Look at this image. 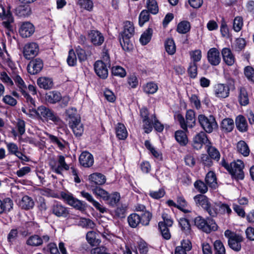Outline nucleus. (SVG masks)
<instances>
[{
    "mask_svg": "<svg viewBox=\"0 0 254 254\" xmlns=\"http://www.w3.org/2000/svg\"><path fill=\"white\" fill-rule=\"evenodd\" d=\"M134 33V27L133 24L130 21H127L124 23V31L121 33L120 36V44L125 51H131L133 45L130 41V38Z\"/></svg>",
    "mask_w": 254,
    "mask_h": 254,
    "instance_id": "obj_1",
    "label": "nucleus"
},
{
    "mask_svg": "<svg viewBox=\"0 0 254 254\" xmlns=\"http://www.w3.org/2000/svg\"><path fill=\"white\" fill-rule=\"evenodd\" d=\"M30 107L32 108V111L36 114L40 118L43 119L46 121H51L55 124H58L61 122L60 118L52 110L44 106H39L37 109H34L33 107H35L34 106H31L30 104H28ZM31 110V109H30Z\"/></svg>",
    "mask_w": 254,
    "mask_h": 254,
    "instance_id": "obj_2",
    "label": "nucleus"
},
{
    "mask_svg": "<svg viewBox=\"0 0 254 254\" xmlns=\"http://www.w3.org/2000/svg\"><path fill=\"white\" fill-rule=\"evenodd\" d=\"M194 225L200 230L206 233L217 230V225L214 220L207 217L203 218L201 216H197L194 219Z\"/></svg>",
    "mask_w": 254,
    "mask_h": 254,
    "instance_id": "obj_3",
    "label": "nucleus"
},
{
    "mask_svg": "<svg viewBox=\"0 0 254 254\" xmlns=\"http://www.w3.org/2000/svg\"><path fill=\"white\" fill-rule=\"evenodd\" d=\"M198 121L201 127L207 133H211L218 128V124L215 118L213 115L206 116L200 114L198 116Z\"/></svg>",
    "mask_w": 254,
    "mask_h": 254,
    "instance_id": "obj_4",
    "label": "nucleus"
},
{
    "mask_svg": "<svg viewBox=\"0 0 254 254\" xmlns=\"http://www.w3.org/2000/svg\"><path fill=\"white\" fill-rule=\"evenodd\" d=\"M224 236L228 239V246L231 249L237 252L240 251L242 247L241 243L244 241V238L241 235L226 230Z\"/></svg>",
    "mask_w": 254,
    "mask_h": 254,
    "instance_id": "obj_5",
    "label": "nucleus"
},
{
    "mask_svg": "<svg viewBox=\"0 0 254 254\" xmlns=\"http://www.w3.org/2000/svg\"><path fill=\"white\" fill-rule=\"evenodd\" d=\"M177 119L181 127L185 131L188 130V127L192 128L195 125V113L194 111L192 110L187 111L186 119L181 114L178 115Z\"/></svg>",
    "mask_w": 254,
    "mask_h": 254,
    "instance_id": "obj_6",
    "label": "nucleus"
},
{
    "mask_svg": "<svg viewBox=\"0 0 254 254\" xmlns=\"http://www.w3.org/2000/svg\"><path fill=\"white\" fill-rule=\"evenodd\" d=\"M244 164L243 162L238 160L230 163V167L228 170L229 173L237 180H243L244 178L243 169Z\"/></svg>",
    "mask_w": 254,
    "mask_h": 254,
    "instance_id": "obj_7",
    "label": "nucleus"
},
{
    "mask_svg": "<svg viewBox=\"0 0 254 254\" xmlns=\"http://www.w3.org/2000/svg\"><path fill=\"white\" fill-rule=\"evenodd\" d=\"M12 78L15 83L19 88V90L26 99L28 104H30L31 106H35V100L33 98L26 92L27 87L25 82L21 77L18 75H14L12 76Z\"/></svg>",
    "mask_w": 254,
    "mask_h": 254,
    "instance_id": "obj_8",
    "label": "nucleus"
},
{
    "mask_svg": "<svg viewBox=\"0 0 254 254\" xmlns=\"http://www.w3.org/2000/svg\"><path fill=\"white\" fill-rule=\"evenodd\" d=\"M1 12H0V18L2 20V25L9 31H12V24L14 22L13 17L9 10L7 11L3 6L1 7Z\"/></svg>",
    "mask_w": 254,
    "mask_h": 254,
    "instance_id": "obj_9",
    "label": "nucleus"
},
{
    "mask_svg": "<svg viewBox=\"0 0 254 254\" xmlns=\"http://www.w3.org/2000/svg\"><path fill=\"white\" fill-rule=\"evenodd\" d=\"M88 37L91 43L95 46H101L104 42L105 38L103 34L98 30H90Z\"/></svg>",
    "mask_w": 254,
    "mask_h": 254,
    "instance_id": "obj_10",
    "label": "nucleus"
},
{
    "mask_svg": "<svg viewBox=\"0 0 254 254\" xmlns=\"http://www.w3.org/2000/svg\"><path fill=\"white\" fill-rule=\"evenodd\" d=\"M51 211L52 214L58 217L65 218L69 214L68 209L61 203L58 202H55L52 205Z\"/></svg>",
    "mask_w": 254,
    "mask_h": 254,
    "instance_id": "obj_11",
    "label": "nucleus"
},
{
    "mask_svg": "<svg viewBox=\"0 0 254 254\" xmlns=\"http://www.w3.org/2000/svg\"><path fill=\"white\" fill-rule=\"evenodd\" d=\"M61 196L66 203L78 210L83 209V205L82 202L77 199L73 197L71 195L64 192L61 193Z\"/></svg>",
    "mask_w": 254,
    "mask_h": 254,
    "instance_id": "obj_12",
    "label": "nucleus"
},
{
    "mask_svg": "<svg viewBox=\"0 0 254 254\" xmlns=\"http://www.w3.org/2000/svg\"><path fill=\"white\" fill-rule=\"evenodd\" d=\"M38 52V46L35 43H31L25 45L23 49L24 57L30 60L35 57Z\"/></svg>",
    "mask_w": 254,
    "mask_h": 254,
    "instance_id": "obj_13",
    "label": "nucleus"
},
{
    "mask_svg": "<svg viewBox=\"0 0 254 254\" xmlns=\"http://www.w3.org/2000/svg\"><path fill=\"white\" fill-rule=\"evenodd\" d=\"M214 92L216 97L220 98H225L229 96L230 88L225 84H217L214 87Z\"/></svg>",
    "mask_w": 254,
    "mask_h": 254,
    "instance_id": "obj_14",
    "label": "nucleus"
},
{
    "mask_svg": "<svg viewBox=\"0 0 254 254\" xmlns=\"http://www.w3.org/2000/svg\"><path fill=\"white\" fill-rule=\"evenodd\" d=\"M43 67L42 61L38 58L30 62L27 65L28 72L31 74H36L39 72Z\"/></svg>",
    "mask_w": 254,
    "mask_h": 254,
    "instance_id": "obj_15",
    "label": "nucleus"
},
{
    "mask_svg": "<svg viewBox=\"0 0 254 254\" xmlns=\"http://www.w3.org/2000/svg\"><path fill=\"white\" fill-rule=\"evenodd\" d=\"M207 60L212 65H218L221 61L220 52L216 48L210 49L207 52Z\"/></svg>",
    "mask_w": 254,
    "mask_h": 254,
    "instance_id": "obj_16",
    "label": "nucleus"
},
{
    "mask_svg": "<svg viewBox=\"0 0 254 254\" xmlns=\"http://www.w3.org/2000/svg\"><path fill=\"white\" fill-rule=\"evenodd\" d=\"M108 66L101 61H96L94 64V70L96 74L101 78L106 79L108 75Z\"/></svg>",
    "mask_w": 254,
    "mask_h": 254,
    "instance_id": "obj_17",
    "label": "nucleus"
},
{
    "mask_svg": "<svg viewBox=\"0 0 254 254\" xmlns=\"http://www.w3.org/2000/svg\"><path fill=\"white\" fill-rule=\"evenodd\" d=\"M208 142V139L205 133L201 131L196 134L193 139V146L196 149H200L204 144Z\"/></svg>",
    "mask_w": 254,
    "mask_h": 254,
    "instance_id": "obj_18",
    "label": "nucleus"
},
{
    "mask_svg": "<svg viewBox=\"0 0 254 254\" xmlns=\"http://www.w3.org/2000/svg\"><path fill=\"white\" fill-rule=\"evenodd\" d=\"M79 161L81 166L84 167H90L94 163L93 155L88 152H83L80 155Z\"/></svg>",
    "mask_w": 254,
    "mask_h": 254,
    "instance_id": "obj_19",
    "label": "nucleus"
},
{
    "mask_svg": "<svg viewBox=\"0 0 254 254\" xmlns=\"http://www.w3.org/2000/svg\"><path fill=\"white\" fill-rule=\"evenodd\" d=\"M69 126L71 128L74 134L76 137L81 136L84 131V126L81 122L80 119L69 122Z\"/></svg>",
    "mask_w": 254,
    "mask_h": 254,
    "instance_id": "obj_20",
    "label": "nucleus"
},
{
    "mask_svg": "<svg viewBox=\"0 0 254 254\" xmlns=\"http://www.w3.org/2000/svg\"><path fill=\"white\" fill-rule=\"evenodd\" d=\"M221 54L223 61L227 65L232 66L234 64L236 61L235 58L230 48L222 49Z\"/></svg>",
    "mask_w": 254,
    "mask_h": 254,
    "instance_id": "obj_21",
    "label": "nucleus"
},
{
    "mask_svg": "<svg viewBox=\"0 0 254 254\" xmlns=\"http://www.w3.org/2000/svg\"><path fill=\"white\" fill-rule=\"evenodd\" d=\"M33 25L29 22H25L21 25L19 30L21 36L23 38L30 37L34 32Z\"/></svg>",
    "mask_w": 254,
    "mask_h": 254,
    "instance_id": "obj_22",
    "label": "nucleus"
},
{
    "mask_svg": "<svg viewBox=\"0 0 254 254\" xmlns=\"http://www.w3.org/2000/svg\"><path fill=\"white\" fill-rule=\"evenodd\" d=\"M15 13L19 17H27L32 14V9L29 5L22 4L15 8Z\"/></svg>",
    "mask_w": 254,
    "mask_h": 254,
    "instance_id": "obj_23",
    "label": "nucleus"
},
{
    "mask_svg": "<svg viewBox=\"0 0 254 254\" xmlns=\"http://www.w3.org/2000/svg\"><path fill=\"white\" fill-rule=\"evenodd\" d=\"M13 205V201L8 197L0 199V214L9 212L12 209Z\"/></svg>",
    "mask_w": 254,
    "mask_h": 254,
    "instance_id": "obj_24",
    "label": "nucleus"
},
{
    "mask_svg": "<svg viewBox=\"0 0 254 254\" xmlns=\"http://www.w3.org/2000/svg\"><path fill=\"white\" fill-rule=\"evenodd\" d=\"M89 180L90 181L92 188L95 187L94 185H101L106 182V178L104 175L101 173H93L89 176Z\"/></svg>",
    "mask_w": 254,
    "mask_h": 254,
    "instance_id": "obj_25",
    "label": "nucleus"
},
{
    "mask_svg": "<svg viewBox=\"0 0 254 254\" xmlns=\"http://www.w3.org/2000/svg\"><path fill=\"white\" fill-rule=\"evenodd\" d=\"M236 126L241 132H246L248 129V124L246 119L242 115H239L235 119Z\"/></svg>",
    "mask_w": 254,
    "mask_h": 254,
    "instance_id": "obj_26",
    "label": "nucleus"
},
{
    "mask_svg": "<svg viewBox=\"0 0 254 254\" xmlns=\"http://www.w3.org/2000/svg\"><path fill=\"white\" fill-rule=\"evenodd\" d=\"M37 84L40 88L45 90H50L53 86V82L51 78L46 77H41L37 79Z\"/></svg>",
    "mask_w": 254,
    "mask_h": 254,
    "instance_id": "obj_27",
    "label": "nucleus"
},
{
    "mask_svg": "<svg viewBox=\"0 0 254 254\" xmlns=\"http://www.w3.org/2000/svg\"><path fill=\"white\" fill-rule=\"evenodd\" d=\"M205 182L207 186L212 189L217 188V179L215 174L213 171H209L205 178Z\"/></svg>",
    "mask_w": 254,
    "mask_h": 254,
    "instance_id": "obj_28",
    "label": "nucleus"
},
{
    "mask_svg": "<svg viewBox=\"0 0 254 254\" xmlns=\"http://www.w3.org/2000/svg\"><path fill=\"white\" fill-rule=\"evenodd\" d=\"M220 127L224 132H230L234 128V121L230 118H225L222 120Z\"/></svg>",
    "mask_w": 254,
    "mask_h": 254,
    "instance_id": "obj_29",
    "label": "nucleus"
},
{
    "mask_svg": "<svg viewBox=\"0 0 254 254\" xmlns=\"http://www.w3.org/2000/svg\"><path fill=\"white\" fill-rule=\"evenodd\" d=\"M127 222L130 227L136 228L141 224V217L140 215L135 213L130 214L127 217Z\"/></svg>",
    "mask_w": 254,
    "mask_h": 254,
    "instance_id": "obj_30",
    "label": "nucleus"
},
{
    "mask_svg": "<svg viewBox=\"0 0 254 254\" xmlns=\"http://www.w3.org/2000/svg\"><path fill=\"white\" fill-rule=\"evenodd\" d=\"M193 198L197 205L201 206L204 209L208 208L210 201L206 196L200 194L195 195Z\"/></svg>",
    "mask_w": 254,
    "mask_h": 254,
    "instance_id": "obj_31",
    "label": "nucleus"
},
{
    "mask_svg": "<svg viewBox=\"0 0 254 254\" xmlns=\"http://www.w3.org/2000/svg\"><path fill=\"white\" fill-rule=\"evenodd\" d=\"M116 135L120 139H125L127 136V132L125 125L118 123L116 127Z\"/></svg>",
    "mask_w": 254,
    "mask_h": 254,
    "instance_id": "obj_32",
    "label": "nucleus"
},
{
    "mask_svg": "<svg viewBox=\"0 0 254 254\" xmlns=\"http://www.w3.org/2000/svg\"><path fill=\"white\" fill-rule=\"evenodd\" d=\"M46 99L49 103L54 104L61 100L62 96L60 92L54 91L46 94Z\"/></svg>",
    "mask_w": 254,
    "mask_h": 254,
    "instance_id": "obj_33",
    "label": "nucleus"
},
{
    "mask_svg": "<svg viewBox=\"0 0 254 254\" xmlns=\"http://www.w3.org/2000/svg\"><path fill=\"white\" fill-rule=\"evenodd\" d=\"M92 191L93 193L98 197L102 198L104 200H107L109 196V193L100 187L95 186L93 187Z\"/></svg>",
    "mask_w": 254,
    "mask_h": 254,
    "instance_id": "obj_34",
    "label": "nucleus"
},
{
    "mask_svg": "<svg viewBox=\"0 0 254 254\" xmlns=\"http://www.w3.org/2000/svg\"><path fill=\"white\" fill-rule=\"evenodd\" d=\"M165 48L166 51L169 55H173L175 53L176 47L172 38H168L165 41Z\"/></svg>",
    "mask_w": 254,
    "mask_h": 254,
    "instance_id": "obj_35",
    "label": "nucleus"
},
{
    "mask_svg": "<svg viewBox=\"0 0 254 254\" xmlns=\"http://www.w3.org/2000/svg\"><path fill=\"white\" fill-rule=\"evenodd\" d=\"M237 148L238 152L243 156L246 157L249 155L250 149L245 141L243 140L239 141L237 143Z\"/></svg>",
    "mask_w": 254,
    "mask_h": 254,
    "instance_id": "obj_36",
    "label": "nucleus"
},
{
    "mask_svg": "<svg viewBox=\"0 0 254 254\" xmlns=\"http://www.w3.org/2000/svg\"><path fill=\"white\" fill-rule=\"evenodd\" d=\"M185 131V130H179L176 131L175 134L176 140L182 145H185L188 142V138Z\"/></svg>",
    "mask_w": 254,
    "mask_h": 254,
    "instance_id": "obj_37",
    "label": "nucleus"
},
{
    "mask_svg": "<svg viewBox=\"0 0 254 254\" xmlns=\"http://www.w3.org/2000/svg\"><path fill=\"white\" fill-rule=\"evenodd\" d=\"M34 205L33 199L27 195L24 196L20 202V206L24 209L32 208Z\"/></svg>",
    "mask_w": 254,
    "mask_h": 254,
    "instance_id": "obj_38",
    "label": "nucleus"
},
{
    "mask_svg": "<svg viewBox=\"0 0 254 254\" xmlns=\"http://www.w3.org/2000/svg\"><path fill=\"white\" fill-rule=\"evenodd\" d=\"M179 223L182 231L187 235L190 234L191 229L189 221L184 218H180Z\"/></svg>",
    "mask_w": 254,
    "mask_h": 254,
    "instance_id": "obj_39",
    "label": "nucleus"
},
{
    "mask_svg": "<svg viewBox=\"0 0 254 254\" xmlns=\"http://www.w3.org/2000/svg\"><path fill=\"white\" fill-rule=\"evenodd\" d=\"M153 33V30L152 28H148L144 33L141 35L140 38V42L143 45H145L148 44L151 39Z\"/></svg>",
    "mask_w": 254,
    "mask_h": 254,
    "instance_id": "obj_40",
    "label": "nucleus"
},
{
    "mask_svg": "<svg viewBox=\"0 0 254 254\" xmlns=\"http://www.w3.org/2000/svg\"><path fill=\"white\" fill-rule=\"evenodd\" d=\"M207 152L209 156L212 159L217 161L220 159V154L219 151L215 147L209 146H208Z\"/></svg>",
    "mask_w": 254,
    "mask_h": 254,
    "instance_id": "obj_41",
    "label": "nucleus"
},
{
    "mask_svg": "<svg viewBox=\"0 0 254 254\" xmlns=\"http://www.w3.org/2000/svg\"><path fill=\"white\" fill-rule=\"evenodd\" d=\"M195 189L202 194L205 193L208 191V186L200 180H197L194 183Z\"/></svg>",
    "mask_w": 254,
    "mask_h": 254,
    "instance_id": "obj_42",
    "label": "nucleus"
},
{
    "mask_svg": "<svg viewBox=\"0 0 254 254\" xmlns=\"http://www.w3.org/2000/svg\"><path fill=\"white\" fill-rule=\"evenodd\" d=\"M147 7L148 11L153 14H156L158 12L159 8L155 0H147Z\"/></svg>",
    "mask_w": 254,
    "mask_h": 254,
    "instance_id": "obj_43",
    "label": "nucleus"
},
{
    "mask_svg": "<svg viewBox=\"0 0 254 254\" xmlns=\"http://www.w3.org/2000/svg\"><path fill=\"white\" fill-rule=\"evenodd\" d=\"M239 99L240 104L242 106H246L249 103L248 94L244 88H241L240 89Z\"/></svg>",
    "mask_w": 254,
    "mask_h": 254,
    "instance_id": "obj_44",
    "label": "nucleus"
},
{
    "mask_svg": "<svg viewBox=\"0 0 254 254\" xmlns=\"http://www.w3.org/2000/svg\"><path fill=\"white\" fill-rule=\"evenodd\" d=\"M190 25L189 22L183 21L179 23L177 26V31L182 34H186L190 30Z\"/></svg>",
    "mask_w": 254,
    "mask_h": 254,
    "instance_id": "obj_45",
    "label": "nucleus"
},
{
    "mask_svg": "<svg viewBox=\"0 0 254 254\" xmlns=\"http://www.w3.org/2000/svg\"><path fill=\"white\" fill-rule=\"evenodd\" d=\"M66 116L68 118V122L80 119V116L77 114V110L74 108H71L66 110Z\"/></svg>",
    "mask_w": 254,
    "mask_h": 254,
    "instance_id": "obj_46",
    "label": "nucleus"
},
{
    "mask_svg": "<svg viewBox=\"0 0 254 254\" xmlns=\"http://www.w3.org/2000/svg\"><path fill=\"white\" fill-rule=\"evenodd\" d=\"M214 254H226V251L222 242L219 240H216L213 244Z\"/></svg>",
    "mask_w": 254,
    "mask_h": 254,
    "instance_id": "obj_47",
    "label": "nucleus"
},
{
    "mask_svg": "<svg viewBox=\"0 0 254 254\" xmlns=\"http://www.w3.org/2000/svg\"><path fill=\"white\" fill-rule=\"evenodd\" d=\"M42 243L43 240L38 235L32 236L27 241V245L32 246H38L42 245Z\"/></svg>",
    "mask_w": 254,
    "mask_h": 254,
    "instance_id": "obj_48",
    "label": "nucleus"
},
{
    "mask_svg": "<svg viewBox=\"0 0 254 254\" xmlns=\"http://www.w3.org/2000/svg\"><path fill=\"white\" fill-rule=\"evenodd\" d=\"M216 207L217 209V214H224L226 212L229 214L231 212V210L229 205L223 203L221 202H217Z\"/></svg>",
    "mask_w": 254,
    "mask_h": 254,
    "instance_id": "obj_49",
    "label": "nucleus"
},
{
    "mask_svg": "<svg viewBox=\"0 0 254 254\" xmlns=\"http://www.w3.org/2000/svg\"><path fill=\"white\" fill-rule=\"evenodd\" d=\"M246 45V43L245 39L239 38L236 40L233 48L235 51L240 52L245 48Z\"/></svg>",
    "mask_w": 254,
    "mask_h": 254,
    "instance_id": "obj_50",
    "label": "nucleus"
},
{
    "mask_svg": "<svg viewBox=\"0 0 254 254\" xmlns=\"http://www.w3.org/2000/svg\"><path fill=\"white\" fill-rule=\"evenodd\" d=\"M141 224L144 226H147L152 218V214L148 211H145L140 215Z\"/></svg>",
    "mask_w": 254,
    "mask_h": 254,
    "instance_id": "obj_51",
    "label": "nucleus"
},
{
    "mask_svg": "<svg viewBox=\"0 0 254 254\" xmlns=\"http://www.w3.org/2000/svg\"><path fill=\"white\" fill-rule=\"evenodd\" d=\"M149 12L147 10H143L140 12L139 16V24L140 26H142L145 22L149 20L150 17Z\"/></svg>",
    "mask_w": 254,
    "mask_h": 254,
    "instance_id": "obj_52",
    "label": "nucleus"
},
{
    "mask_svg": "<svg viewBox=\"0 0 254 254\" xmlns=\"http://www.w3.org/2000/svg\"><path fill=\"white\" fill-rule=\"evenodd\" d=\"M112 73L115 76H119L121 77H125L126 75L125 69L121 66L119 65L112 67Z\"/></svg>",
    "mask_w": 254,
    "mask_h": 254,
    "instance_id": "obj_53",
    "label": "nucleus"
},
{
    "mask_svg": "<svg viewBox=\"0 0 254 254\" xmlns=\"http://www.w3.org/2000/svg\"><path fill=\"white\" fill-rule=\"evenodd\" d=\"M77 3L88 11H91L93 7V3L91 0H78Z\"/></svg>",
    "mask_w": 254,
    "mask_h": 254,
    "instance_id": "obj_54",
    "label": "nucleus"
},
{
    "mask_svg": "<svg viewBox=\"0 0 254 254\" xmlns=\"http://www.w3.org/2000/svg\"><path fill=\"white\" fill-rule=\"evenodd\" d=\"M158 90V86L153 82H149L144 87V91L148 94H154Z\"/></svg>",
    "mask_w": 254,
    "mask_h": 254,
    "instance_id": "obj_55",
    "label": "nucleus"
},
{
    "mask_svg": "<svg viewBox=\"0 0 254 254\" xmlns=\"http://www.w3.org/2000/svg\"><path fill=\"white\" fill-rule=\"evenodd\" d=\"M189 76L192 78H195L197 74V64L194 63H190L188 69Z\"/></svg>",
    "mask_w": 254,
    "mask_h": 254,
    "instance_id": "obj_56",
    "label": "nucleus"
},
{
    "mask_svg": "<svg viewBox=\"0 0 254 254\" xmlns=\"http://www.w3.org/2000/svg\"><path fill=\"white\" fill-rule=\"evenodd\" d=\"M66 61L69 66H74L76 65L77 59L73 49L69 50Z\"/></svg>",
    "mask_w": 254,
    "mask_h": 254,
    "instance_id": "obj_57",
    "label": "nucleus"
},
{
    "mask_svg": "<svg viewBox=\"0 0 254 254\" xmlns=\"http://www.w3.org/2000/svg\"><path fill=\"white\" fill-rule=\"evenodd\" d=\"M158 227L163 237L166 240L170 239L171 238V234L170 233L168 227H166L162 223H158Z\"/></svg>",
    "mask_w": 254,
    "mask_h": 254,
    "instance_id": "obj_58",
    "label": "nucleus"
},
{
    "mask_svg": "<svg viewBox=\"0 0 254 254\" xmlns=\"http://www.w3.org/2000/svg\"><path fill=\"white\" fill-rule=\"evenodd\" d=\"M243 26V19L242 17L237 16L233 21V29L236 32H239Z\"/></svg>",
    "mask_w": 254,
    "mask_h": 254,
    "instance_id": "obj_59",
    "label": "nucleus"
},
{
    "mask_svg": "<svg viewBox=\"0 0 254 254\" xmlns=\"http://www.w3.org/2000/svg\"><path fill=\"white\" fill-rule=\"evenodd\" d=\"M165 194V190L163 189H160L158 190H150L149 195L153 199H158L162 198Z\"/></svg>",
    "mask_w": 254,
    "mask_h": 254,
    "instance_id": "obj_60",
    "label": "nucleus"
},
{
    "mask_svg": "<svg viewBox=\"0 0 254 254\" xmlns=\"http://www.w3.org/2000/svg\"><path fill=\"white\" fill-rule=\"evenodd\" d=\"M190 55L192 61L191 63L196 64V63L200 61L201 59V52L200 50H195L190 52Z\"/></svg>",
    "mask_w": 254,
    "mask_h": 254,
    "instance_id": "obj_61",
    "label": "nucleus"
},
{
    "mask_svg": "<svg viewBox=\"0 0 254 254\" xmlns=\"http://www.w3.org/2000/svg\"><path fill=\"white\" fill-rule=\"evenodd\" d=\"M120 195L119 193L114 192L112 194H109V197L107 200L109 201V203L110 205L114 206L120 200Z\"/></svg>",
    "mask_w": 254,
    "mask_h": 254,
    "instance_id": "obj_62",
    "label": "nucleus"
},
{
    "mask_svg": "<svg viewBox=\"0 0 254 254\" xmlns=\"http://www.w3.org/2000/svg\"><path fill=\"white\" fill-rule=\"evenodd\" d=\"M7 149L10 154L16 155L19 151L17 145L13 142H6Z\"/></svg>",
    "mask_w": 254,
    "mask_h": 254,
    "instance_id": "obj_63",
    "label": "nucleus"
},
{
    "mask_svg": "<svg viewBox=\"0 0 254 254\" xmlns=\"http://www.w3.org/2000/svg\"><path fill=\"white\" fill-rule=\"evenodd\" d=\"M245 75L247 78L253 82H254V69L250 66H248L245 68Z\"/></svg>",
    "mask_w": 254,
    "mask_h": 254,
    "instance_id": "obj_64",
    "label": "nucleus"
}]
</instances>
